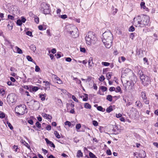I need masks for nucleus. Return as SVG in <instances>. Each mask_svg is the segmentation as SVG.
<instances>
[{
    "mask_svg": "<svg viewBox=\"0 0 158 158\" xmlns=\"http://www.w3.org/2000/svg\"><path fill=\"white\" fill-rule=\"evenodd\" d=\"M102 41L105 46L107 48H110L112 44L113 39V35L109 30L104 32L102 35Z\"/></svg>",
    "mask_w": 158,
    "mask_h": 158,
    "instance_id": "1",
    "label": "nucleus"
},
{
    "mask_svg": "<svg viewBox=\"0 0 158 158\" xmlns=\"http://www.w3.org/2000/svg\"><path fill=\"white\" fill-rule=\"evenodd\" d=\"M85 40L86 44L88 45H90L91 44H94L97 39L94 33L93 32L89 31L88 33L85 36Z\"/></svg>",
    "mask_w": 158,
    "mask_h": 158,
    "instance_id": "2",
    "label": "nucleus"
},
{
    "mask_svg": "<svg viewBox=\"0 0 158 158\" xmlns=\"http://www.w3.org/2000/svg\"><path fill=\"white\" fill-rule=\"evenodd\" d=\"M138 74L139 75L142 83L143 85L147 86L150 83L151 79L149 77L144 75L141 70H139Z\"/></svg>",
    "mask_w": 158,
    "mask_h": 158,
    "instance_id": "3",
    "label": "nucleus"
},
{
    "mask_svg": "<svg viewBox=\"0 0 158 158\" xmlns=\"http://www.w3.org/2000/svg\"><path fill=\"white\" fill-rule=\"evenodd\" d=\"M26 109V106L24 104L18 106L15 108V113L19 115H23L24 114Z\"/></svg>",
    "mask_w": 158,
    "mask_h": 158,
    "instance_id": "4",
    "label": "nucleus"
},
{
    "mask_svg": "<svg viewBox=\"0 0 158 158\" xmlns=\"http://www.w3.org/2000/svg\"><path fill=\"white\" fill-rule=\"evenodd\" d=\"M49 6L48 4L43 2L41 3L40 8V10L43 13L45 14L50 13Z\"/></svg>",
    "mask_w": 158,
    "mask_h": 158,
    "instance_id": "5",
    "label": "nucleus"
},
{
    "mask_svg": "<svg viewBox=\"0 0 158 158\" xmlns=\"http://www.w3.org/2000/svg\"><path fill=\"white\" fill-rule=\"evenodd\" d=\"M141 17L138 15L135 17L133 19V24L136 27H142V24L140 22Z\"/></svg>",
    "mask_w": 158,
    "mask_h": 158,
    "instance_id": "6",
    "label": "nucleus"
},
{
    "mask_svg": "<svg viewBox=\"0 0 158 158\" xmlns=\"http://www.w3.org/2000/svg\"><path fill=\"white\" fill-rule=\"evenodd\" d=\"M149 17L147 15H144L142 17V27H143L144 26L147 25L149 24Z\"/></svg>",
    "mask_w": 158,
    "mask_h": 158,
    "instance_id": "7",
    "label": "nucleus"
},
{
    "mask_svg": "<svg viewBox=\"0 0 158 158\" xmlns=\"http://www.w3.org/2000/svg\"><path fill=\"white\" fill-rule=\"evenodd\" d=\"M78 29L77 27H74V31H68V32L71 34L73 37H76L78 36V34L77 33Z\"/></svg>",
    "mask_w": 158,
    "mask_h": 158,
    "instance_id": "8",
    "label": "nucleus"
},
{
    "mask_svg": "<svg viewBox=\"0 0 158 158\" xmlns=\"http://www.w3.org/2000/svg\"><path fill=\"white\" fill-rule=\"evenodd\" d=\"M15 95L13 94H9L7 96V99L8 101H9L10 102H13L14 101V97Z\"/></svg>",
    "mask_w": 158,
    "mask_h": 158,
    "instance_id": "9",
    "label": "nucleus"
},
{
    "mask_svg": "<svg viewBox=\"0 0 158 158\" xmlns=\"http://www.w3.org/2000/svg\"><path fill=\"white\" fill-rule=\"evenodd\" d=\"M139 156L141 158H144L146 156V153L144 151H142L139 153Z\"/></svg>",
    "mask_w": 158,
    "mask_h": 158,
    "instance_id": "10",
    "label": "nucleus"
},
{
    "mask_svg": "<svg viewBox=\"0 0 158 158\" xmlns=\"http://www.w3.org/2000/svg\"><path fill=\"white\" fill-rule=\"evenodd\" d=\"M137 55L139 56L140 57H143V51L140 49L137 51Z\"/></svg>",
    "mask_w": 158,
    "mask_h": 158,
    "instance_id": "11",
    "label": "nucleus"
},
{
    "mask_svg": "<svg viewBox=\"0 0 158 158\" xmlns=\"http://www.w3.org/2000/svg\"><path fill=\"white\" fill-rule=\"evenodd\" d=\"M137 106L139 108H140L142 107L143 105L140 101L139 100L136 101L135 102Z\"/></svg>",
    "mask_w": 158,
    "mask_h": 158,
    "instance_id": "12",
    "label": "nucleus"
},
{
    "mask_svg": "<svg viewBox=\"0 0 158 158\" xmlns=\"http://www.w3.org/2000/svg\"><path fill=\"white\" fill-rule=\"evenodd\" d=\"M21 142L23 143L24 144L28 149H30V145L27 143L26 142L25 140L22 139L21 140Z\"/></svg>",
    "mask_w": 158,
    "mask_h": 158,
    "instance_id": "13",
    "label": "nucleus"
},
{
    "mask_svg": "<svg viewBox=\"0 0 158 158\" xmlns=\"http://www.w3.org/2000/svg\"><path fill=\"white\" fill-rule=\"evenodd\" d=\"M39 97L41 98V100L42 101H44L45 99L46 94H40L39 95Z\"/></svg>",
    "mask_w": 158,
    "mask_h": 158,
    "instance_id": "14",
    "label": "nucleus"
},
{
    "mask_svg": "<svg viewBox=\"0 0 158 158\" xmlns=\"http://www.w3.org/2000/svg\"><path fill=\"white\" fill-rule=\"evenodd\" d=\"M93 58L92 57H90L89 58V60H88V63L89 64V66L90 67L92 66V64H93Z\"/></svg>",
    "mask_w": 158,
    "mask_h": 158,
    "instance_id": "15",
    "label": "nucleus"
},
{
    "mask_svg": "<svg viewBox=\"0 0 158 158\" xmlns=\"http://www.w3.org/2000/svg\"><path fill=\"white\" fill-rule=\"evenodd\" d=\"M27 59L28 60V61L32 62L34 63L35 64H36V63L35 61H33V59L31 57L29 56H27Z\"/></svg>",
    "mask_w": 158,
    "mask_h": 158,
    "instance_id": "16",
    "label": "nucleus"
},
{
    "mask_svg": "<svg viewBox=\"0 0 158 158\" xmlns=\"http://www.w3.org/2000/svg\"><path fill=\"white\" fill-rule=\"evenodd\" d=\"M77 153V156L78 157H80L83 156V154L80 150H78Z\"/></svg>",
    "mask_w": 158,
    "mask_h": 158,
    "instance_id": "17",
    "label": "nucleus"
},
{
    "mask_svg": "<svg viewBox=\"0 0 158 158\" xmlns=\"http://www.w3.org/2000/svg\"><path fill=\"white\" fill-rule=\"evenodd\" d=\"M84 107L87 109H90L91 106L89 103L86 102L84 104Z\"/></svg>",
    "mask_w": 158,
    "mask_h": 158,
    "instance_id": "18",
    "label": "nucleus"
},
{
    "mask_svg": "<svg viewBox=\"0 0 158 158\" xmlns=\"http://www.w3.org/2000/svg\"><path fill=\"white\" fill-rule=\"evenodd\" d=\"M30 49L34 52L36 50V47L33 44L31 45L30 46Z\"/></svg>",
    "mask_w": 158,
    "mask_h": 158,
    "instance_id": "19",
    "label": "nucleus"
},
{
    "mask_svg": "<svg viewBox=\"0 0 158 158\" xmlns=\"http://www.w3.org/2000/svg\"><path fill=\"white\" fill-rule=\"evenodd\" d=\"M141 96L143 100H145L146 99H147L146 93L145 92H142L141 93Z\"/></svg>",
    "mask_w": 158,
    "mask_h": 158,
    "instance_id": "20",
    "label": "nucleus"
},
{
    "mask_svg": "<svg viewBox=\"0 0 158 158\" xmlns=\"http://www.w3.org/2000/svg\"><path fill=\"white\" fill-rule=\"evenodd\" d=\"M113 110V109H112V106H110L109 107L107 108L106 109V112L108 113H110Z\"/></svg>",
    "mask_w": 158,
    "mask_h": 158,
    "instance_id": "21",
    "label": "nucleus"
},
{
    "mask_svg": "<svg viewBox=\"0 0 158 158\" xmlns=\"http://www.w3.org/2000/svg\"><path fill=\"white\" fill-rule=\"evenodd\" d=\"M54 134L57 138L59 139L60 138V136L57 131H54Z\"/></svg>",
    "mask_w": 158,
    "mask_h": 158,
    "instance_id": "22",
    "label": "nucleus"
},
{
    "mask_svg": "<svg viewBox=\"0 0 158 158\" xmlns=\"http://www.w3.org/2000/svg\"><path fill=\"white\" fill-rule=\"evenodd\" d=\"M16 49H17V52H18L19 54H22L23 53L22 51L18 47L16 46L15 47Z\"/></svg>",
    "mask_w": 158,
    "mask_h": 158,
    "instance_id": "23",
    "label": "nucleus"
},
{
    "mask_svg": "<svg viewBox=\"0 0 158 158\" xmlns=\"http://www.w3.org/2000/svg\"><path fill=\"white\" fill-rule=\"evenodd\" d=\"M112 97L111 95H108L107 96L106 99L110 102H111L112 100Z\"/></svg>",
    "mask_w": 158,
    "mask_h": 158,
    "instance_id": "24",
    "label": "nucleus"
},
{
    "mask_svg": "<svg viewBox=\"0 0 158 158\" xmlns=\"http://www.w3.org/2000/svg\"><path fill=\"white\" fill-rule=\"evenodd\" d=\"M89 156L91 158H97L95 155L92 152H90L89 154Z\"/></svg>",
    "mask_w": 158,
    "mask_h": 158,
    "instance_id": "25",
    "label": "nucleus"
},
{
    "mask_svg": "<svg viewBox=\"0 0 158 158\" xmlns=\"http://www.w3.org/2000/svg\"><path fill=\"white\" fill-rule=\"evenodd\" d=\"M100 89L103 92L106 91L107 90V88L106 87L103 86H101Z\"/></svg>",
    "mask_w": 158,
    "mask_h": 158,
    "instance_id": "26",
    "label": "nucleus"
},
{
    "mask_svg": "<svg viewBox=\"0 0 158 158\" xmlns=\"http://www.w3.org/2000/svg\"><path fill=\"white\" fill-rule=\"evenodd\" d=\"M111 73H108L107 74L106 76L107 79L108 80L111 78V76H112Z\"/></svg>",
    "mask_w": 158,
    "mask_h": 158,
    "instance_id": "27",
    "label": "nucleus"
},
{
    "mask_svg": "<svg viewBox=\"0 0 158 158\" xmlns=\"http://www.w3.org/2000/svg\"><path fill=\"white\" fill-rule=\"evenodd\" d=\"M22 23L20 19H19L17 21L16 23L19 26H21Z\"/></svg>",
    "mask_w": 158,
    "mask_h": 158,
    "instance_id": "28",
    "label": "nucleus"
},
{
    "mask_svg": "<svg viewBox=\"0 0 158 158\" xmlns=\"http://www.w3.org/2000/svg\"><path fill=\"white\" fill-rule=\"evenodd\" d=\"M135 30V27L133 26H131L129 29V31L130 32H133Z\"/></svg>",
    "mask_w": 158,
    "mask_h": 158,
    "instance_id": "29",
    "label": "nucleus"
},
{
    "mask_svg": "<svg viewBox=\"0 0 158 158\" xmlns=\"http://www.w3.org/2000/svg\"><path fill=\"white\" fill-rule=\"evenodd\" d=\"M97 109L98 110L100 111H102V112H104L105 110V109L104 110H103V108L101 106H98L97 107Z\"/></svg>",
    "mask_w": 158,
    "mask_h": 158,
    "instance_id": "30",
    "label": "nucleus"
},
{
    "mask_svg": "<svg viewBox=\"0 0 158 158\" xmlns=\"http://www.w3.org/2000/svg\"><path fill=\"white\" fill-rule=\"evenodd\" d=\"M102 65H103L106 66H108L110 65V63H109L104 62H102Z\"/></svg>",
    "mask_w": 158,
    "mask_h": 158,
    "instance_id": "31",
    "label": "nucleus"
},
{
    "mask_svg": "<svg viewBox=\"0 0 158 158\" xmlns=\"http://www.w3.org/2000/svg\"><path fill=\"white\" fill-rule=\"evenodd\" d=\"M56 82L58 84H61L62 83V81L59 77H56Z\"/></svg>",
    "mask_w": 158,
    "mask_h": 158,
    "instance_id": "32",
    "label": "nucleus"
},
{
    "mask_svg": "<svg viewBox=\"0 0 158 158\" xmlns=\"http://www.w3.org/2000/svg\"><path fill=\"white\" fill-rule=\"evenodd\" d=\"M140 6H141V8H143L144 9L146 8L144 2H141L140 3Z\"/></svg>",
    "mask_w": 158,
    "mask_h": 158,
    "instance_id": "33",
    "label": "nucleus"
},
{
    "mask_svg": "<svg viewBox=\"0 0 158 158\" xmlns=\"http://www.w3.org/2000/svg\"><path fill=\"white\" fill-rule=\"evenodd\" d=\"M35 125L37 127L40 129L41 127V125L39 122L37 121Z\"/></svg>",
    "mask_w": 158,
    "mask_h": 158,
    "instance_id": "34",
    "label": "nucleus"
},
{
    "mask_svg": "<svg viewBox=\"0 0 158 158\" xmlns=\"http://www.w3.org/2000/svg\"><path fill=\"white\" fill-rule=\"evenodd\" d=\"M7 124L8 125V127L10 128L11 130L13 129V127L10 123L8 122H7Z\"/></svg>",
    "mask_w": 158,
    "mask_h": 158,
    "instance_id": "35",
    "label": "nucleus"
},
{
    "mask_svg": "<svg viewBox=\"0 0 158 158\" xmlns=\"http://www.w3.org/2000/svg\"><path fill=\"white\" fill-rule=\"evenodd\" d=\"M57 102L59 105L61 106L62 105V102L61 99H57Z\"/></svg>",
    "mask_w": 158,
    "mask_h": 158,
    "instance_id": "36",
    "label": "nucleus"
},
{
    "mask_svg": "<svg viewBox=\"0 0 158 158\" xmlns=\"http://www.w3.org/2000/svg\"><path fill=\"white\" fill-rule=\"evenodd\" d=\"M64 124L65 125H68L69 127H70L71 125V123L69 121H66L64 123Z\"/></svg>",
    "mask_w": 158,
    "mask_h": 158,
    "instance_id": "37",
    "label": "nucleus"
},
{
    "mask_svg": "<svg viewBox=\"0 0 158 158\" xmlns=\"http://www.w3.org/2000/svg\"><path fill=\"white\" fill-rule=\"evenodd\" d=\"M26 34L27 35H29L30 36L32 37L33 36V35H32V32L29 31H27L26 32Z\"/></svg>",
    "mask_w": 158,
    "mask_h": 158,
    "instance_id": "38",
    "label": "nucleus"
},
{
    "mask_svg": "<svg viewBox=\"0 0 158 158\" xmlns=\"http://www.w3.org/2000/svg\"><path fill=\"white\" fill-rule=\"evenodd\" d=\"M105 78L102 75L99 78V80L100 81H102L105 79Z\"/></svg>",
    "mask_w": 158,
    "mask_h": 158,
    "instance_id": "39",
    "label": "nucleus"
},
{
    "mask_svg": "<svg viewBox=\"0 0 158 158\" xmlns=\"http://www.w3.org/2000/svg\"><path fill=\"white\" fill-rule=\"evenodd\" d=\"M115 90L116 92H120L121 90L120 87L119 86H117L116 88V89H115Z\"/></svg>",
    "mask_w": 158,
    "mask_h": 158,
    "instance_id": "40",
    "label": "nucleus"
},
{
    "mask_svg": "<svg viewBox=\"0 0 158 158\" xmlns=\"http://www.w3.org/2000/svg\"><path fill=\"white\" fill-rule=\"evenodd\" d=\"M0 93L2 94V95H4L5 94V90L3 89H0Z\"/></svg>",
    "mask_w": 158,
    "mask_h": 158,
    "instance_id": "41",
    "label": "nucleus"
},
{
    "mask_svg": "<svg viewBox=\"0 0 158 158\" xmlns=\"http://www.w3.org/2000/svg\"><path fill=\"white\" fill-rule=\"evenodd\" d=\"M39 88L37 86H34L32 88V90L33 91H36L38 90Z\"/></svg>",
    "mask_w": 158,
    "mask_h": 158,
    "instance_id": "42",
    "label": "nucleus"
},
{
    "mask_svg": "<svg viewBox=\"0 0 158 158\" xmlns=\"http://www.w3.org/2000/svg\"><path fill=\"white\" fill-rule=\"evenodd\" d=\"M8 19H9L13 20H14V17L12 15H8Z\"/></svg>",
    "mask_w": 158,
    "mask_h": 158,
    "instance_id": "43",
    "label": "nucleus"
},
{
    "mask_svg": "<svg viewBox=\"0 0 158 158\" xmlns=\"http://www.w3.org/2000/svg\"><path fill=\"white\" fill-rule=\"evenodd\" d=\"M40 70V68L37 65H36L35 67V71L36 72H39Z\"/></svg>",
    "mask_w": 158,
    "mask_h": 158,
    "instance_id": "44",
    "label": "nucleus"
},
{
    "mask_svg": "<svg viewBox=\"0 0 158 158\" xmlns=\"http://www.w3.org/2000/svg\"><path fill=\"white\" fill-rule=\"evenodd\" d=\"M35 21L37 23H39V18L36 16L35 17Z\"/></svg>",
    "mask_w": 158,
    "mask_h": 158,
    "instance_id": "45",
    "label": "nucleus"
},
{
    "mask_svg": "<svg viewBox=\"0 0 158 158\" xmlns=\"http://www.w3.org/2000/svg\"><path fill=\"white\" fill-rule=\"evenodd\" d=\"M5 117V115L4 113L2 112L0 114V118H3Z\"/></svg>",
    "mask_w": 158,
    "mask_h": 158,
    "instance_id": "46",
    "label": "nucleus"
},
{
    "mask_svg": "<svg viewBox=\"0 0 158 158\" xmlns=\"http://www.w3.org/2000/svg\"><path fill=\"white\" fill-rule=\"evenodd\" d=\"M93 124L94 126H96L98 125V123L97 121L94 120L93 121Z\"/></svg>",
    "mask_w": 158,
    "mask_h": 158,
    "instance_id": "47",
    "label": "nucleus"
},
{
    "mask_svg": "<svg viewBox=\"0 0 158 158\" xmlns=\"http://www.w3.org/2000/svg\"><path fill=\"white\" fill-rule=\"evenodd\" d=\"M81 125L80 124L78 123L76 125V128L78 130L80 129L81 128Z\"/></svg>",
    "mask_w": 158,
    "mask_h": 158,
    "instance_id": "48",
    "label": "nucleus"
},
{
    "mask_svg": "<svg viewBox=\"0 0 158 158\" xmlns=\"http://www.w3.org/2000/svg\"><path fill=\"white\" fill-rule=\"evenodd\" d=\"M60 17L62 19H65L67 18V16L66 15H60Z\"/></svg>",
    "mask_w": 158,
    "mask_h": 158,
    "instance_id": "49",
    "label": "nucleus"
},
{
    "mask_svg": "<svg viewBox=\"0 0 158 158\" xmlns=\"http://www.w3.org/2000/svg\"><path fill=\"white\" fill-rule=\"evenodd\" d=\"M21 20L22 22L23 23H24L26 21V19H25V18L23 17H21Z\"/></svg>",
    "mask_w": 158,
    "mask_h": 158,
    "instance_id": "50",
    "label": "nucleus"
},
{
    "mask_svg": "<svg viewBox=\"0 0 158 158\" xmlns=\"http://www.w3.org/2000/svg\"><path fill=\"white\" fill-rule=\"evenodd\" d=\"M80 51L82 52L85 53L86 52V50L84 48H80Z\"/></svg>",
    "mask_w": 158,
    "mask_h": 158,
    "instance_id": "51",
    "label": "nucleus"
},
{
    "mask_svg": "<svg viewBox=\"0 0 158 158\" xmlns=\"http://www.w3.org/2000/svg\"><path fill=\"white\" fill-rule=\"evenodd\" d=\"M57 58H59L61 57V55L60 53H58L57 54L55 55Z\"/></svg>",
    "mask_w": 158,
    "mask_h": 158,
    "instance_id": "52",
    "label": "nucleus"
},
{
    "mask_svg": "<svg viewBox=\"0 0 158 158\" xmlns=\"http://www.w3.org/2000/svg\"><path fill=\"white\" fill-rule=\"evenodd\" d=\"M42 116L43 117L45 118H48V114L46 113H42Z\"/></svg>",
    "mask_w": 158,
    "mask_h": 158,
    "instance_id": "53",
    "label": "nucleus"
},
{
    "mask_svg": "<svg viewBox=\"0 0 158 158\" xmlns=\"http://www.w3.org/2000/svg\"><path fill=\"white\" fill-rule=\"evenodd\" d=\"M106 153L108 155H110L111 154V152L110 149H108L106 151Z\"/></svg>",
    "mask_w": 158,
    "mask_h": 158,
    "instance_id": "54",
    "label": "nucleus"
},
{
    "mask_svg": "<svg viewBox=\"0 0 158 158\" xmlns=\"http://www.w3.org/2000/svg\"><path fill=\"white\" fill-rule=\"evenodd\" d=\"M28 122L31 125H32L33 124V121L32 119H29L28 121Z\"/></svg>",
    "mask_w": 158,
    "mask_h": 158,
    "instance_id": "55",
    "label": "nucleus"
},
{
    "mask_svg": "<svg viewBox=\"0 0 158 158\" xmlns=\"http://www.w3.org/2000/svg\"><path fill=\"white\" fill-rule=\"evenodd\" d=\"M65 60L67 62H70L71 61L72 59L70 57H67L65 58Z\"/></svg>",
    "mask_w": 158,
    "mask_h": 158,
    "instance_id": "56",
    "label": "nucleus"
},
{
    "mask_svg": "<svg viewBox=\"0 0 158 158\" xmlns=\"http://www.w3.org/2000/svg\"><path fill=\"white\" fill-rule=\"evenodd\" d=\"M115 88L114 87H110L109 89L110 91L111 92L115 90Z\"/></svg>",
    "mask_w": 158,
    "mask_h": 158,
    "instance_id": "57",
    "label": "nucleus"
},
{
    "mask_svg": "<svg viewBox=\"0 0 158 158\" xmlns=\"http://www.w3.org/2000/svg\"><path fill=\"white\" fill-rule=\"evenodd\" d=\"M45 140L46 141L47 144H49L51 143V141L48 140L47 138H45Z\"/></svg>",
    "mask_w": 158,
    "mask_h": 158,
    "instance_id": "58",
    "label": "nucleus"
},
{
    "mask_svg": "<svg viewBox=\"0 0 158 158\" xmlns=\"http://www.w3.org/2000/svg\"><path fill=\"white\" fill-rule=\"evenodd\" d=\"M49 145H50V146L53 148H55V145L52 142H51V143H50Z\"/></svg>",
    "mask_w": 158,
    "mask_h": 158,
    "instance_id": "59",
    "label": "nucleus"
},
{
    "mask_svg": "<svg viewBox=\"0 0 158 158\" xmlns=\"http://www.w3.org/2000/svg\"><path fill=\"white\" fill-rule=\"evenodd\" d=\"M43 82L44 83H45V85L46 86H47V87H49V82H48V81H46V82H45L44 81Z\"/></svg>",
    "mask_w": 158,
    "mask_h": 158,
    "instance_id": "60",
    "label": "nucleus"
},
{
    "mask_svg": "<svg viewBox=\"0 0 158 158\" xmlns=\"http://www.w3.org/2000/svg\"><path fill=\"white\" fill-rule=\"evenodd\" d=\"M51 126L48 125L46 127V129L48 131H50L51 130Z\"/></svg>",
    "mask_w": 158,
    "mask_h": 158,
    "instance_id": "61",
    "label": "nucleus"
},
{
    "mask_svg": "<svg viewBox=\"0 0 158 158\" xmlns=\"http://www.w3.org/2000/svg\"><path fill=\"white\" fill-rule=\"evenodd\" d=\"M38 27V28H39V30H43V27L41 25H39Z\"/></svg>",
    "mask_w": 158,
    "mask_h": 158,
    "instance_id": "62",
    "label": "nucleus"
},
{
    "mask_svg": "<svg viewBox=\"0 0 158 158\" xmlns=\"http://www.w3.org/2000/svg\"><path fill=\"white\" fill-rule=\"evenodd\" d=\"M134 36V33H131L130 35V38L132 40L133 39Z\"/></svg>",
    "mask_w": 158,
    "mask_h": 158,
    "instance_id": "63",
    "label": "nucleus"
},
{
    "mask_svg": "<svg viewBox=\"0 0 158 158\" xmlns=\"http://www.w3.org/2000/svg\"><path fill=\"white\" fill-rule=\"evenodd\" d=\"M10 80L11 81L13 82H14L16 81L15 79L12 77H10Z\"/></svg>",
    "mask_w": 158,
    "mask_h": 158,
    "instance_id": "64",
    "label": "nucleus"
}]
</instances>
